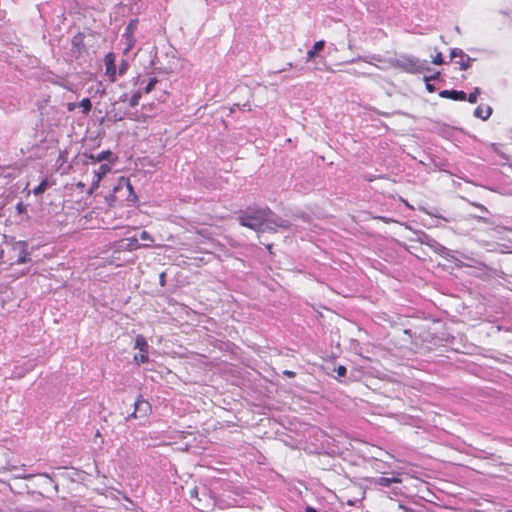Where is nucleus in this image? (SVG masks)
I'll list each match as a JSON object with an SVG mask.
<instances>
[{
  "label": "nucleus",
  "instance_id": "nucleus-14",
  "mask_svg": "<svg viewBox=\"0 0 512 512\" xmlns=\"http://www.w3.org/2000/svg\"><path fill=\"white\" fill-rule=\"evenodd\" d=\"M50 185L51 183L47 179H43L41 183L33 190L34 195H40L44 193Z\"/></svg>",
  "mask_w": 512,
  "mask_h": 512
},
{
  "label": "nucleus",
  "instance_id": "nucleus-25",
  "mask_svg": "<svg viewBox=\"0 0 512 512\" xmlns=\"http://www.w3.org/2000/svg\"><path fill=\"white\" fill-rule=\"evenodd\" d=\"M140 239L143 240V241L153 242V238L151 237V235L146 230H143L140 233Z\"/></svg>",
  "mask_w": 512,
  "mask_h": 512
},
{
  "label": "nucleus",
  "instance_id": "nucleus-30",
  "mask_svg": "<svg viewBox=\"0 0 512 512\" xmlns=\"http://www.w3.org/2000/svg\"><path fill=\"white\" fill-rule=\"evenodd\" d=\"M76 107H77L76 103H68L67 104V110L70 112L74 111Z\"/></svg>",
  "mask_w": 512,
  "mask_h": 512
},
{
  "label": "nucleus",
  "instance_id": "nucleus-20",
  "mask_svg": "<svg viewBox=\"0 0 512 512\" xmlns=\"http://www.w3.org/2000/svg\"><path fill=\"white\" fill-rule=\"evenodd\" d=\"M27 255H28V252L25 248V244H23V249H22V252H21V255L19 256V258L16 260V263L17 264H23V263H26L28 261V258H27Z\"/></svg>",
  "mask_w": 512,
  "mask_h": 512
},
{
  "label": "nucleus",
  "instance_id": "nucleus-24",
  "mask_svg": "<svg viewBox=\"0 0 512 512\" xmlns=\"http://www.w3.org/2000/svg\"><path fill=\"white\" fill-rule=\"evenodd\" d=\"M156 83H157V79L156 78H151L149 80L147 86L144 89L145 93H150L154 89Z\"/></svg>",
  "mask_w": 512,
  "mask_h": 512
},
{
  "label": "nucleus",
  "instance_id": "nucleus-13",
  "mask_svg": "<svg viewBox=\"0 0 512 512\" xmlns=\"http://www.w3.org/2000/svg\"><path fill=\"white\" fill-rule=\"evenodd\" d=\"M470 61L471 59L465 56L462 51H460V59L456 61L460 69L467 70L470 67Z\"/></svg>",
  "mask_w": 512,
  "mask_h": 512
},
{
  "label": "nucleus",
  "instance_id": "nucleus-28",
  "mask_svg": "<svg viewBox=\"0 0 512 512\" xmlns=\"http://www.w3.org/2000/svg\"><path fill=\"white\" fill-rule=\"evenodd\" d=\"M460 51H461V50L452 49V50H451V58H457V57H459V58H460Z\"/></svg>",
  "mask_w": 512,
  "mask_h": 512
},
{
  "label": "nucleus",
  "instance_id": "nucleus-9",
  "mask_svg": "<svg viewBox=\"0 0 512 512\" xmlns=\"http://www.w3.org/2000/svg\"><path fill=\"white\" fill-rule=\"evenodd\" d=\"M402 482V479L400 478V474L396 473L392 477H379L378 479L374 480V483L376 485L382 486V487H389L391 484H399Z\"/></svg>",
  "mask_w": 512,
  "mask_h": 512
},
{
  "label": "nucleus",
  "instance_id": "nucleus-12",
  "mask_svg": "<svg viewBox=\"0 0 512 512\" xmlns=\"http://www.w3.org/2000/svg\"><path fill=\"white\" fill-rule=\"evenodd\" d=\"M73 167L76 170L80 171L82 176H86V180L87 181H90V179H91L92 164H87V165L79 164L78 166H75L73 164Z\"/></svg>",
  "mask_w": 512,
  "mask_h": 512
},
{
  "label": "nucleus",
  "instance_id": "nucleus-7",
  "mask_svg": "<svg viewBox=\"0 0 512 512\" xmlns=\"http://www.w3.org/2000/svg\"><path fill=\"white\" fill-rule=\"evenodd\" d=\"M439 96L442 98L451 99L454 101H465L466 93L458 90H442L439 92Z\"/></svg>",
  "mask_w": 512,
  "mask_h": 512
},
{
  "label": "nucleus",
  "instance_id": "nucleus-33",
  "mask_svg": "<svg viewBox=\"0 0 512 512\" xmlns=\"http://www.w3.org/2000/svg\"><path fill=\"white\" fill-rule=\"evenodd\" d=\"M17 210H18L19 213H22L25 210V207L23 206L22 203H19L17 205Z\"/></svg>",
  "mask_w": 512,
  "mask_h": 512
},
{
  "label": "nucleus",
  "instance_id": "nucleus-27",
  "mask_svg": "<svg viewBox=\"0 0 512 512\" xmlns=\"http://www.w3.org/2000/svg\"><path fill=\"white\" fill-rule=\"evenodd\" d=\"M67 151H60L59 153V160H61L62 162H65L66 161V158H67Z\"/></svg>",
  "mask_w": 512,
  "mask_h": 512
},
{
  "label": "nucleus",
  "instance_id": "nucleus-11",
  "mask_svg": "<svg viewBox=\"0 0 512 512\" xmlns=\"http://www.w3.org/2000/svg\"><path fill=\"white\" fill-rule=\"evenodd\" d=\"M325 46V42L323 40H319L317 42H315V44L313 45V47L308 50L307 52V60H310V59H313L314 57H316L320 51L323 50Z\"/></svg>",
  "mask_w": 512,
  "mask_h": 512
},
{
  "label": "nucleus",
  "instance_id": "nucleus-8",
  "mask_svg": "<svg viewBox=\"0 0 512 512\" xmlns=\"http://www.w3.org/2000/svg\"><path fill=\"white\" fill-rule=\"evenodd\" d=\"M123 187H126L127 190L129 191V195L127 197V199L131 202H136L138 197L136 195V193L134 192L133 190V187H132V184L130 183V180L127 179V178H124L122 177L120 180H119V183L118 185L114 188L115 191L123 188Z\"/></svg>",
  "mask_w": 512,
  "mask_h": 512
},
{
  "label": "nucleus",
  "instance_id": "nucleus-19",
  "mask_svg": "<svg viewBox=\"0 0 512 512\" xmlns=\"http://www.w3.org/2000/svg\"><path fill=\"white\" fill-rule=\"evenodd\" d=\"M480 94V89L476 87L472 93L469 94V96H466V100H468L470 103H476L478 99V95Z\"/></svg>",
  "mask_w": 512,
  "mask_h": 512
},
{
  "label": "nucleus",
  "instance_id": "nucleus-6",
  "mask_svg": "<svg viewBox=\"0 0 512 512\" xmlns=\"http://www.w3.org/2000/svg\"><path fill=\"white\" fill-rule=\"evenodd\" d=\"M134 406V411L131 415H129V418H144L147 417L151 412L150 403L143 399L141 396L136 400Z\"/></svg>",
  "mask_w": 512,
  "mask_h": 512
},
{
  "label": "nucleus",
  "instance_id": "nucleus-15",
  "mask_svg": "<svg viewBox=\"0 0 512 512\" xmlns=\"http://www.w3.org/2000/svg\"><path fill=\"white\" fill-rule=\"evenodd\" d=\"M82 108L83 114L88 115L92 109V103L89 98H84L78 104Z\"/></svg>",
  "mask_w": 512,
  "mask_h": 512
},
{
  "label": "nucleus",
  "instance_id": "nucleus-39",
  "mask_svg": "<svg viewBox=\"0 0 512 512\" xmlns=\"http://www.w3.org/2000/svg\"><path fill=\"white\" fill-rule=\"evenodd\" d=\"M400 200L407 206V207H411L408 202L406 200H404L403 198L400 197Z\"/></svg>",
  "mask_w": 512,
  "mask_h": 512
},
{
  "label": "nucleus",
  "instance_id": "nucleus-2",
  "mask_svg": "<svg viewBox=\"0 0 512 512\" xmlns=\"http://www.w3.org/2000/svg\"><path fill=\"white\" fill-rule=\"evenodd\" d=\"M111 154L112 153L110 150L102 151L101 153H99L97 155L83 153L81 155H78L74 159V165L78 166L79 164H83V165L92 164V167H95V166H97V164L108 159L111 156Z\"/></svg>",
  "mask_w": 512,
  "mask_h": 512
},
{
  "label": "nucleus",
  "instance_id": "nucleus-16",
  "mask_svg": "<svg viewBox=\"0 0 512 512\" xmlns=\"http://www.w3.org/2000/svg\"><path fill=\"white\" fill-rule=\"evenodd\" d=\"M440 73L439 72H436L434 75L432 76H429V77H425V81H426V89L432 93L435 91V88L432 84H430V80H435L439 77Z\"/></svg>",
  "mask_w": 512,
  "mask_h": 512
},
{
  "label": "nucleus",
  "instance_id": "nucleus-26",
  "mask_svg": "<svg viewBox=\"0 0 512 512\" xmlns=\"http://www.w3.org/2000/svg\"><path fill=\"white\" fill-rule=\"evenodd\" d=\"M346 367L343 366V365H339L337 368H336V373L339 377H344L346 375Z\"/></svg>",
  "mask_w": 512,
  "mask_h": 512
},
{
  "label": "nucleus",
  "instance_id": "nucleus-18",
  "mask_svg": "<svg viewBox=\"0 0 512 512\" xmlns=\"http://www.w3.org/2000/svg\"><path fill=\"white\" fill-rule=\"evenodd\" d=\"M133 34H126V47L124 48V54H127L134 46Z\"/></svg>",
  "mask_w": 512,
  "mask_h": 512
},
{
  "label": "nucleus",
  "instance_id": "nucleus-4",
  "mask_svg": "<svg viewBox=\"0 0 512 512\" xmlns=\"http://www.w3.org/2000/svg\"><path fill=\"white\" fill-rule=\"evenodd\" d=\"M135 348H138L140 353L134 355V361L137 364H144L148 362V342L143 335L139 334L136 336Z\"/></svg>",
  "mask_w": 512,
  "mask_h": 512
},
{
  "label": "nucleus",
  "instance_id": "nucleus-31",
  "mask_svg": "<svg viewBox=\"0 0 512 512\" xmlns=\"http://www.w3.org/2000/svg\"><path fill=\"white\" fill-rule=\"evenodd\" d=\"M191 498H197L198 497V491L197 488H194L190 491Z\"/></svg>",
  "mask_w": 512,
  "mask_h": 512
},
{
  "label": "nucleus",
  "instance_id": "nucleus-22",
  "mask_svg": "<svg viewBox=\"0 0 512 512\" xmlns=\"http://www.w3.org/2000/svg\"><path fill=\"white\" fill-rule=\"evenodd\" d=\"M140 98H141V93L140 92H137V93L133 94L132 97L129 100V105L131 107H135L136 105H138Z\"/></svg>",
  "mask_w": 512,
  "mask_h": 512
},
{
  "label": "nucleus",
  "instance_id": "nucleus-35",
  "mask_svg": "<svg viewBox=\"0 0 512 512\" xmlns=\"http://www.w3.org/2000/svg\"><path fill=\"white\" fill-rule=\"evenodd\" d=\"M132 29H134V21H131L130 24L127 27V32H130Z\"/></svg>",
  "mask_w": 512,
  "mask_h": 512
},
{
  "label": "nucleus",
  "instance_id": "nucleus-5",
  "mask_svg": "<svg viewBox=\"0 0 512 512\" xmlns=\"http://www.w3.org/2000/svg\"><path fill=\"white\" fill-rule=\"evenodd\" d=\"M105 76L110 83L117 80L116 56L113 52H109L104 57Z\"/></svg>",
  "mask_w": 512,
  "mask_h": 512
},
{
  "label": "nucleus",
  "instance_id": "nucleus-3",
  "mask_svg": "<svg viewBox=\"0 0 512 512\" xmlns=\"http://www.w3.org/2000/svg\"><path fill=\"white\" fill-rule=\"evenodd\" d=\"M110 171H111V166L109 164H101L98 167H96V166L92 167L90 187L87 191L89 195H91L94 191H96L98 189L101 180Z\"/></svg>",
  "mask_w": 512,
  "mask_h": 512
},
{
  "label": "nucleus",
  "instance_id": "nucleus-32",
  "mask_svg": "<svg viewBox=\"0 0 512 512\" xmlns=\"http://www.w3.org/2000/svg\"><path fill=\"white\" fill-rule=\"evenodd\" d=\"M284 374L290 378L295 377V372L286 370L284 371Z\"/></svg>",
  "mask_w": 512,
  "mask_h": 512
},
{
  "label": "nucleus",
  "instance_id": "nucleus-23",
  "mask_svg": "<svg viewBox=\"0 0 512 512\" xmlns=\"http://www.w3.org/2000/svg\"><path fill=\"white\" fill-rule=\"evenodd\" d=\"M432 63L435 65H442L444 63L441 52H437L434 56H432Z\"/></svg>",
  "mask_w": 512,
  "mask_h": 512
},
{
  "label": "nucleus",
  "instance_id": "nucleus-38",
  "mask_svg": "<svg viewBox=\"0 0 512 512\" xmlns=\"http://www.w3.org/2000/svg\"><path fill=\"white\" fill-rule=\"evenodd\" d=\"M380 220H382L383 222L385 223H390L391 222V219L389 218H386V217H378Z\"/></svg>",
  "mask_w": 512,
  "mask_h": 512
},
{
  "label": "nucleus",
  "instance_id": "nucleus-29",
  "mask_svg": "<svg viewBox=\"0 0 512 512\" xmlns=\"http://www.w3.org/2000/svg\"><path fill=\"white\" fill-rule=\"evenodd\" d=\"M399 509L403 510L404 512H416L413 508L406 507V506H403V505H400Z\"/></svg>",
  "mask_w": 512,
  "mask_h": 512
},
{
  "label": "nucleus",
  "instance_id": "nucleus-1",
  "mask_svg": "<svg viewBox=\"0 0 512 512\" xmlns=\"http://www.w3.org/2000/svg\"><path fill=\"white\" fill-rule=\"evenodd\" d=\"M274 213L269 208H255L241 211L238 221L241 226L250 228L256 232L275 230V226L288 228L286 221L276 224L272 220Z\"/></svg>",
  "mask_w": 512,
  "mask_h": 512
},
{
  "label": "nucleus",
  "instance_id": "nucleus-34",
  "mask_svg": "<svg viewBox=\"0 0 512 512\" xmlns=\"http://www.w3.org/2000/svg\"><path fill=\"white\" fill-rule=\"evenodd\" d=\"M242 110L251 111V110H252V108H251L250 104H247V103H246V104H243Z\"/></svg>",
  "mask_w": 512,
  "mask_h": 512
},
{
  "label": "nucleus",
  "instance_id": "nucleus-37",
  "mask_svg": "<svg viewBox=\"0 0 512 512\" xmlns=\"http://www.w3.org/2000/svg\"><path fill=\"white\" fill-rule=\"evenodd\" d=\"M305 512H318L315 508L308 506Z\"/></svg>",
  "mask_w": 512,
  "mask_h": 512
},
{
  "label": "nucleus",
  "instance_id": "nucleus-21",
  "mask_svg": "<svg viewBox=\"0 0 512 512\" xmlns=\"http://www.w3.org/2000/svg\"><path fill=\"white\" fill-rule=\"evenodd\" d=\"M128 67H129V63L127 60H122L119 67H118V74L120 76L124 75L127 70H128Z\"/></svg>",
  "mask_w": 512,
  "mask_h": 512
},
{
  "label": "nucleus",
  "instance_id": "nucleus-36",
  "mask_svg": "<svg viewBox=\"0 0 512 512\" xmlns=\"http://www.w3.org/2000/svg\"><path fill=\"white\" fill-rule=\"evenodd\" d=\"M76 186H77L78 188H80V189H83V188L85 187V182H83V181H79V182L76 184Z\"/></svg>",
  "mask_w": 512,
  "mask_h": 512
},
{
  "label": "nucleus",
  "instance_id": "nucleus-10",
  "mask_svg": "<svg viewBox=\"0 0 512 512\" xmlns=\"http://www.w3.org/2000/svg\"><path fill=\"white\" fill-rule=\"evenodd\" d=\"M492 114V108L490 106L483 107L479 105L474 111V115L482 120H487Z\"/></svg>",
  "mask_w": 512,
  "mask_h": 512
},
{
  "label": "nucleus",
  "instance_id": "nucleus-17",
  "mask_svg": "<svg viewBox=\"0 0 512 512\" xmlns=\"http://www.w3.org/2000/svg\"><path fill=\"white\" fill-rule=\"evenodd\" d=\"M129 250L139 249L141 247H149V244H139L138 240L135 237L129 239L128 243Z\"/></svg>",
  "mask_w": 512,
  "mask_h": 512
}]
</instances>
